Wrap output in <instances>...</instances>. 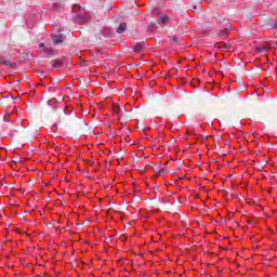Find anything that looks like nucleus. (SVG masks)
<instances>
[{"label": "nucleus", "mask_w": 277, "mask_h": 277, "mask_svg": "<svg viewBox=\"0 0 277 277\" xmlns=\"http://www.w3.org/2000/svg\"><path fill=\"white\" fill-rule=\"evenodd\" d=\"M225 29L227 31H230V29H233V26L230 25V23L225 24Z\"/></svg>", "instance_id": "obj_14"}, {"label": "nucleus", "mask_w": 277, "mask_h": 277, "mask_svg": "<svg viewBox=\"0 0 277 277\" xmlns=\"http://www.w3.org/2000/svg\"><path fill=\"white\" fill-rule=\"evenodd\" d=\"M51 66L52 68H54V70H60V68H62V66H64V61L56 58L51 61Z\"/></svg>", "instance_id": "obj_4"}, {"label": "nucleus", "mask_w": 277, "mask_h": 277, "mask_svg": "<svg viewBox=\"0 0 277 277\" xmlns=\"http://www.w3.org/2000/svg\"><path fill=\"white\" fill-rule=\"evenodd\" d=\"M157 29V25L153 24L147 27V31H155Z\"/></svg>", "instance_id": "obj_13"}, {"label": "nucleus", "mask_w": 277, "mask_h": 277, "mask_svg": "<svg viewBox=\"0 0 277 277\" xmlns=\"http://www.w3.org/2000/svg\"><path fill=\"white\" fill-rule=\"evenodd\" d=\"M157 12H158V10L156 9V10H155V13L157 14Z\"/></svg>", "instance_id": "obj_21"}, {"label": "nucleus", "mask_w": 277, "mask_h": 277, "mask_svg": "<svg viewBox=\"0 0 277 277\" xmlns=\"http://www.w3.org/2000/svg\"><path fill=\"white\" fill-rule=\"evenodd\" d=\"M72 12H75V14H77V16L74 17V21L76 23H79L80 25L90 23V13L85 12V10L83 8H81L80 4H74Z\"/></svg>", "instance_id": "obj_1"}, {"label": "nucleus", "mask_w": 277, "mask_h": 277, "mask_svg": "<svg viewBox=\"0 0 277 277\" xmlns=\"http://www.w3.org/2000/svg\"><path fill=\"white\" fill-rule=\"evenodd\" d=\"M162 172H163V169H160L159 174H161Z\"/></svg>", "instance_id": "obj_20"}, {"label": "nucleus", "mask_w": 277, "mask_h": 277, "mask_svg": "<svg viewBox=\"0 0 277 277\" xmlns=\"http://www.w3.org/2000/svg\"><path fill=\"white\" fill-rule=\"evenodd\" d=\"M48 105H50V107H52L53 109H57V100L51 98L50 101H48Z\"/></svg>", "instance_id": "obj_11"}, {"label": "nucleus", "mask_w": 277, "mask_h": 277, "mask_svg": "<svg viewBox=\"0 0 277 277\" xmlns=\"http://www.w3.org/2000/svg\"><path fill=\"white\" fill-rule=\"evenodd\" d=\"M219 36L221 38H228V30L224 28L223 30H220Z\"/></svg>", "instance_id": "obj_12"}, {"label": "nucleus", "mask_w": 277, "mask_h": 277, "mask_svg": "<svg viewBox=\"0 0 277 277\" xmlns=\"http://www.w3.org/2000/svg\"><path fill=\"white\" fill-rule=\"evenodd\" d=\"M39 49H41V53H43V55H57L56 50H53L52 48L44 45V43H40Z\"/></svg>", "instance_id": "obj_2"}, {"label": "nucleus", "mask_w": 277, "mask_h": 277, "mask_svg": "<svg viewBox=\"0 0 277 277\" xmlns=\"http://www.w3.org/2000/svg\"><path fill=\"white\" fill-rule=\"evenodd\" d=\"M3 64L5 66H10V68H12L14 66V64L10 61H6L5 57L0 55V66H3Z\"/></svg>", "instance_id": "obj_6"}, {"label": "nucleus", "mask_w": 277, "mask_h": 277, "mask_svg": "<svg viewBox=\"0 0 277 277\" xmlns=\"http://www.w3.org/2000/svg\"><path fill=\"white\" fill-rule=\"evenodd\" d=\"M215 48L216 49H223L224 51H230V45H228L226 43H216Z\"/></svg>", "instance_id": "obj_8"}, {"label": "nucleus", "mask_w": 277, "mask_h": 277, "mask_svg": "<svg viewBox=\"0 0 277 277\" xmlns=\"http://www.w3.org/2000/svg\"><path fill=\"white\" fill-rule=\"evenodd\" d=\"M172 42H179V38L172 37Z\"/></svg>", "instance_id": "obj_18"}, {"label": "nucleus", "mask_w": 277, "mask_h": 277, "mask_svg": "<svg viewBox=\"0 0 277 277\" xmlns=\"http://www.w3.org/2000/svg\"><path fill=\"white\" fill-rule=\"evenodd\" d=\"M102 36H104V38H110V36H111V28L105 27V28L102 30Z\"/></svg>", "instance_id": "obj_10"}, {"label": "nucleus", "mask_w": 277, "mask_h": 277, "mask_svg": "<svg viewBox=\"0 0 277 277\" xmlns=\"http://www.w3.org/2000/svg\"><path fill=\"white\" fill-rule=\"evenodd\" d=\"M273 29H277V19L273 24Z\"/></svg>", "instance_id": "obj_17"}, {"label": "nucleus", "mask_w": 277, "mask_h": 277, "mask_svg": "<svg viewBox=\"0 0 277 277\" xmlns=\"http://www.w3.org/2000/svg\"><path fill=\"white\" fill-rule=\"evenodd\" d=\"M64 38H66L64 35L52 36L53 44H62V42H64Z\"/></svg>", "instance_id": "obj_5"}, {"label": "nucleus", "mask_w": 277, "mask_h": 277, "mask_svg": "<svg viewBox=\"0 0 277 277\" xmlns=\"http://www.w3.org/2000/svg\"><path fill=\"white\" fill-rule=\"evenodd\" d=\"M168 23H170V17L168 15H161L157 19V24L160 25V27H166V25H168Z\"/></svg>", "instance_id": "obj_3"}, {"label": "nucleus", "mask_w": 277, "mask_h": 277, "mask_svg": "<svg viewBox=\"0 0 277 277\" xmlns=\"http://www.w3.org/2000/svg\"><path fill=\"white\" fill-rule=\"evenodd\" d=\"M118 109H119L118 107H115V108H114V113H115V114H118Z\"/></svg>", "instance_id": "obj_19"}, {"label": "nucleus", "mask_w": 277, "mask_h": 277, "mask_svg": "<svg viewBox=\"0 0 277 277\" xmlns=\"http://www.w3.org/2000/svg\"><path fill=\"white\" fill-rule=\"evenodd\" d=\"M144 51V42L134 45V53H142Z\"/></svg>", "instance_id": "obj_7"}, {"label": "nucleus", "mask_w": 277, "mask_h": 277, "mask_svg": "<svg viewBox=\"0 0 277 277\" xmlns=\"http://www.w3.org/2000/svg\"><path fill=\"white\" fill-rule=\"evenodd\" d=\"M199 83H200V82L197 80V81L195 82V84H194V82H192V85H193L194 88H198Z\"/></svg>", "instance_id": "obj_16"}, {"label": "nucleus", "mask_w": 277, "mask_h": 277, "mask_svg": "<svg viewBox=\"0 0 277 277\" xmlns=\"http://www.w3.org/2000/svg\"><path fill=\"white\" fill-rule=\"evenodd\" d=\"M70 111H72V108L70 107H66L64 113L68 116V114H70Z\"/></svg>", "instance_id": "obj_15"}, {"label": "nucleus", "mask_w": 277, "mask_h": 277, "mask_svg": "<svg viewBox=\"0 0 277 277\" xmlns=\"http://www.w3.org/2000/svg\"><path fill=\"white\" fill-rule=\"evenodd\" d=\"M127 31V23H121L117 28V34H124Z\"/></svg>", "instance_id": "obj_9"}]
</instances>
